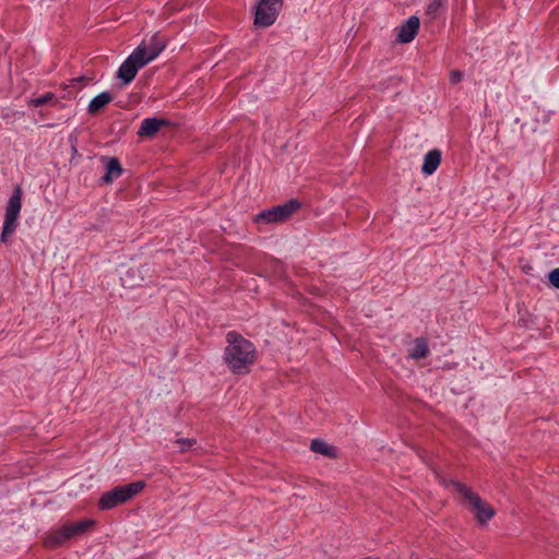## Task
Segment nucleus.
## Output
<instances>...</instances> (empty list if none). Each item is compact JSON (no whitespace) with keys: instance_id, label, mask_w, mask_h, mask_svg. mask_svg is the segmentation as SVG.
I'll use <instances>...</instances> for the list:
<instances>
[{"instance_id":"obj_11","label":"nucleus","mask_w":559,"mask_h":559,"mask_svg":"<svg viewBox=\"0 0 559 559\" xmlns=\"http://www.w3.org/2000/svg\"><path fill=\"white\" fill-rule=\"evenodd\" d=\"M441 163V152L439 150H431L424 156L421 173L426 176L432 175Z\"/></svg>"},{"instance_id":"obj_14","label":"nucleus","mask_w":559,"mask_h":559,"mask_svg":"<svg viewBox=\"0 0 559 559\" xmlns=\"http://www.w3.org/2000/svg\"><path fill=\"white\" fill-rule=\"evenodd\" d=\"M310 450L314 453L322 454L326 457L334 459L337 456V450L335 447L328 444L320 439H313L310 444Z\"/></svg>"},{"instance_id":"obj_3","label":"nucleus","mask_w":559,"mask_h":559,"mask_svg":"<svg viewBox=\"0 0 559 559\" xmlns=\"http://www.w3.org/2000/svg\"><path fill=\"white\" fill-rule=\"evenodd\" d=\"M145 487L144 481H134L131 484L117 486L111 490L104 492L99 499L98 506L102 510H110L122 504L134 496L140 493Z\"/></svg>"},{"instance_id":"obj_6","label":"nucleus","mask_w":559,"mask_h":559,"mask_svg":"<svg viewBox=\"0 0 559 559\" xmlns=\"http://www.w3.org/2000/svg\"><path fill=\"white\" fill-rule=\"evenodd\" d=\"M300 206L297 200H290L284 204L261 211L255 216L257 223H281L288 219Z\"/></svg>"},{"instance_id":"obj_5","label":"nucleus","mask_w":559,"mask_h":559,"mask_svg":"<svg viewBox=\"0 0 559 559\" xmlns=\"http://www.w3.org/2000/svg\"><path fill=\"white\" fill-rule=\"evenodd\" d=\"M452 485L455 491L469 504L479 523H486L495 515L493 509L469 487L459 481H453Z\"/></svg>"},{"instance_id":"obj_8","label":"nucleus","mask_w":559,"mask_h":559,"mask_svg":"<svg viewBox=\"0 0 559 559\" xmlns=\"http://www.w3.org/2000/svg\"><path fill=\"white\" fill-rule=\"evenodd\" d=\"M420 26L417 16H411L403 25L399 27L397 41L402 44L411 43L417 35Z\"/></svg>"},{"instance_id":"obj_16","label":"nucleus","mask_w":559,"mask_h":559,"mask_svg":"<svg viewBox=\"0 0 559 559\" xmlns=\"http://www.w3.org/2000/svg\"><path fill=\"white\" fill-rule=\"evenodd\" d=\"M16 218L5 216L4 223L2 227V233L0 236V241L5 243L8 241V238L15 231L16 229Z\"/></svg>"},{"instance_id":"obj_2","label":"nucleus","mask_w":559,"mask_h":559,"mask_svg":"<svg viewBox=\"0 0 559 559\" xmlns=\"http://www.w3.org/2000/svg\"><path fill=\"white\" fill-rule=\"evenodd\" d=\"M226 343L223 359L228 369L235 374L248 373L255 361V346L235 331L226 334Z\"/></svg>"},{"instance_id":"obj_18","label":"nucleus","mask_w":559,"mask_h":559,"mask_svg":"<svg viewBox=\"0 0 559 559\" xmlns=\"http://www.w3.org/2000/svg\"><path fill=\"white\" fill-rule=\"evenodd\" d=\"M195 442H197L195 439H189V438H187V439L181 438L176 441V443L179 444L181 452H186V451L190 450L193 447V444H195Z\"/></svg>"},{"instance_id":"obj_19","label":"nucleus","mask_w":559,"mask_h":559,"mask_svg":"<svg viewBox=\"0 0 559 559\" xmlns=\"http://www.w3.org/2000/svg\"><path fill=\"white\" fill-rule=\"evenodd\" d=\"M548 280L554 287L559 288V267L549 273Z\"/></svg>"},{"instance_id":"obj_20","label":"nucleus","mask_w":559,"mask_h":559,"mask_svg":"<svg viewBox=\"0 0 559 559\" xmlns=\"http://www.w3.org/2000/svg\"><path fill=\"white\" fill-rule=\"evenodd\" d=\"M462 78H463V74L460 71H452L450 73V82L452 84L459 83L462 80Z\"/></svg>"},{"instance_id":"obj_7","label":"nucleus","mask_w":559,"mask_h":559,"mask_svg":"<svg viewBox=\"0 0 559 559\" xmlns=\"http://www.w3.org/2000/svg\"><path fill=\"white\" fill-rule=\"evenodd\" d=\"M283 0H260L254 13V24L260 27L271 26L281 9Z\"/></svg>"},{"instance_id":"obj_10","label":"nucleus","mask_w":559,"mask_h":559,"mask_svg":"<svg viewBox=\"0 0 559 559\" xmlns=\"http://www.w3.org/2000/svg\"><path fill=\"white\" fill-rule=\"evenodd\" d=\"M104 160H106V173L102 177V180L105 183H111L115 179L121 176L122 167L119 159L116 157H105Z\"/></svg>"},{"instance_id":"obj_17","label":"nucleus","mask_w":559,"mask_h":559,"mask_svg":"<svg viewBox=\"0 0 559 559\" xmlns=\"http://www.w3.org/2000/svg\"><path fill=\"white\" fill-rule=\"evenodd\" d=\"M56 102L57 99L52 93H46L39 97L31 99L29 104L34 107H41Z\"/></svg>"},{"instance_id":"obj_15","label":"nucleus","mask_w":559,"mask_h":559,"mask_svg":"<svg viewBox=\"0 0 559 559\" xmlns=\"http://www.w3.org/2000/svg\"><path fill=\"white\" fill-rule=\"evenodd\" d=\"M429 354V348L425 340L416 338L411 352V357L414 359L426 358Z\"/></svg>"},{"instance_id":"obj_1","label":"nucleus","mask_w":559,"mask_h":559,"mask_svg":"<svg viewBox=\"0 0 559 559\" xmlns=\"http://www.w3.org/2000/svg\"><path fill=\"white\" fill-rule=\"evenodd\" d=\"M165 48L166 41L158 34L143 39L118 69L117 78L121 81V85H129L139 70L155 60Z\"/></svg>"},{"instance_id":"obj_13","label":"nucleus","mask_w":559,"mask_h":559,"mask_svg":"<svg viewBox=\"0 0 559 559\" xmlns=\"http://www.w3.org/2000/svg\"><path fill=\"white\" fill-rule=\"evenodd\" d=\"M114 99L111 93L103 92L96 95L88 104V112L91 115H97Z\"/></svg>"},{"instance_id":"obj_12","label":"nucleus","mask_w":559,"mask_h":559,"mask_svg":"<svg viewBox=\"0 0 559 559\" xmlns=\"http://www.w3.org/2000/svg\"><path fill=\"white\" fill-rule=\"evenodd\" d=\"M22 189L16 187L10 197L7 207H5V216L19 218L21 209H22Z\"/></svg>"},{"instance_id":"obj_4","label":"nucleus","mask_w":559,"mask_h":559,"mask_svg":"<svg viewBox=\"0 0 559 559\" xmlns=\"http://www.w3.org/2000/svg\"><path fill=\"white\" fill-rule=\"evenodd\" d=\"M93 525V521H79L75 523H66L56 531L50 532L44 539L47 548H57L64 545L68 540L85 533Z\"/></svg>"},{"instance_id":"obj_9","label":"nucleus","mask_w":559,"mask_h":559,"mask_svg":"<svg viewBox=\"0 0 559 559\" xmlns=\"http://www.w3.org/2000/svg\"><path fill=\"white\" fill-rule=\"evenodd\" d=\"M169 122L162 118H145L142 120L138 131V135L152 138L154 136L162 127L168 126Z\"/></svg>"}]
</instances>
